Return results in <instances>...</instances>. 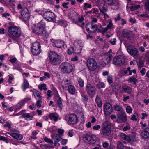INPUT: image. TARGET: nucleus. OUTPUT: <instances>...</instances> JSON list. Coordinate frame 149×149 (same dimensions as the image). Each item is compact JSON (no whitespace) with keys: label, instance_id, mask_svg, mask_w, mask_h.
I'll return each instance as SVG.
<instances>
[{"label":"nucleus","instance_id":"obj_1","mask_svg":"<svg viewBox=\"0 0 149 149\" xmlns=\"http://www.w3.org/2000/svg\"><path fill=\"white\" fill-rule=\"evenodd\" d=\"M9 26L8 28V31L9 33L8 35L10 38L14 40H16L17 38L21 35V32L19 28L17 27L14 26L13 22L9 23Z\"/></svg>","mask_w":149,"mask_h":149},{"label":"nucleus","instance_id":"obj_2","mask_svg":"<svg viewBox=\"0 0 149 149\" xmlns=\"http://www.w3.org/2000/svg\"><path fill=\"white\" fill-rule=\"evenodd\" d=\"M48 56L49 61L53 65H59L63 61L61 56L54 51L49 50Z\"/></svg>","mask_w":149,"mask_h":149},{"label":"nucleus","instance_id":"obj_3","mask_svg":"<svg viewBox=\"0 0 149 149\" xmlns=\"http://www.w3.org/2000/svg\"><path fill=\"white\" fill-rule=\"evenodd\" d=\"M111 129L110 122L107 120L103 124V127L100 134L103 137H106L110 135Z\"/></svg>","mask_w":149,"mask_h":149},{"label":"nucleus","instance_id":"obj_4","mask_svg":"<svg viewBox=\"0 0 149 149\" xmlns=\"http://www.w3.org/2000/svg\"><path fill=\"white\" fill-rule=\"evenodd\" d=\"M59 68L61 72L63 74H69L73 70L72 66L68 62L62 63L60 65Z\"/></svg>","mask_w":149,"mask_h":149},{"label":"nucleus","instance_id":"obj_5","mask_svg":"<svg viewBox=\"0 0 149 149\" xmlns=\"http://www.w3.org/2000/svg\"><path fill=\"white\" fill-rule=\"evenodd\" d=\"M86 90L91 98H92L94 97L96 91V89L94 86L88 82L86 86Z\"/></svg>","mask_w":149,"mask_h":149},{"label":"nucleus","instance_id":"obj_6","mask_svg":"<svg viewBox=\"0 0 149 149\" xmlns=\"http://www.w3.org/2000/svg\"><path fill=\"white\" fill-rule=\"evenodd\" d=\"M116 122L118 123H124L127 121V116L124 111H121L117 113Z\"/></svg>","mask_w":149,"mask_h":149},{"label":"nucleus","instance_id":"obj_7","mask_svg":"<svg viewBox=\"0 0 149 149\" xmlns=\"http://www.w3.org/2000/svg\"><path fill=\"white\" fill-rule=\"evenodd\" d=\"M84 141L86 143L91 144H94L97 141L96 136L93 135H90L86 134L84 136Z\"/></svg>","mask_w":149,"mask_h":149},{"label":"nucleus","instance_id":"obj_8","mask_svg":"<svg viewBox=\"0 0 149 149\" xmlns=\"http://www.w3.org/2000/svg\"><path fill=\"white\" fill-rule=\"evenodd\" d=\"M97 63L95 60L91 58L87 61V65L88 69L91 71H94L97 67Z\"/></svg>","mask_w":149,"mask_h":149},{"label":"nucleus","instance_id":"obj_9","mask_svg":"<svg viewBox=\"0 0 149 149\" xmlns=\"http://www.w3.org/2000/svg\"><path fill=\"white\" fill-rule=\"evenodd\" d=\"M113 63L117 66H120L124 64L125 63V59L121 56L119 55L116 56L113 60Z\"/></svg>","mask_w":149,"mask_h":149},{"label":"nucleus","instance_id":"obj_10","mask_svg":"<svg viewBox=\"0 0 149 149\" xmlns=\"http://www.w3.org/2000/svg\"><path fill=\"white\" fill-rule=\"evenodd\" d=\"M104 112L107 116L111 114L113 112V108L111 104L109 102L104 103Z\"/></svg>","mask_w":149,"mask_h":149},{"label":"nucleus","instance_id":"obj_11","mask_svg":"<svg viewBox=\"0 0 149 149\" xmlns=\"http://www.w3.org/2000/svg\"><path fill=\"white\" fill-rule=\"evenodd\" d=\"M44 18L47 21H54L55 19V15L53 12L47 11L44 14Z\"/></svg>","mask_w":149,"mask_h":149},{"label":"nucleus","instance_id":"obj_12","mask_svg":"<svg viewBox=\"0 0 149 149\" xmlns=\"http://www.w3.org/2000/svg\"><path fill=\"white\" fill-rule=\"evenodd\" d=\"M122 36L128 40H130L133 37L132 32L127 30L124 29L122 33Z\"/></svg>","mask_w":149,"mask_h":149},{"label":"nucleus","instance_id":"obj_13","mask_svg":"<svg viewBox=\"0 0 149 149\" xmlns=\"http://www.w3.org/2000/svg\"><path fill=\"white\" fill-rule=\"evenodd\" d=\"M38 35H40V38H44L49 36L48 33L44 30L43 26H39L38 29Z\"/></svg>","mask_w":149,"mask_h":149},{"label":"nucleus","instance_id":"obj_14","mask_svg":"<svg viewBox=\"0 0 149 149\" xmlns=\"http://www.w3.org/2000/svg\"><path fill=\"white\" fill-rule=\"evenodd\" d=\"M127 50L129 53L131 55L136 56L139 54V51L137 49L131 45L127 47Z\"/></svg>","mask_w":149,"mask_h":149},{"label":"nucleus","instance_id":"obj_15","mask_svg":"<svg viewBox=\"0 0 149 149\" xmlns=\"http://www.w3.org/2000/svg\"><path fill=\"white\" fill-rule=\"evenodd\" d=\"M112 56L109 53H104L103 56V60L105 64L110 63L112 58Z\"/></svg>","mask_w":149,"mask_h":149},{"label":"nucleus","instance_id":"obj_16","mask_svg":"<svg viewBox=\"0 0 149 149\" xmlns=\"http://www.w3.org/2000/svg\"><path fill=\"white\" fill-rule=\"evenodd\" d=\"M28 11L27 8L25 9L21 12V18L24 21H27L29 19V14L27 13Z\"/></svg>","mask_w":149,"mask_h":149},{"label":"nucleus","instance_id":"obj_17","mask_svg":"<svg viewBox=\"0 0 149 149\" xmlns=\"http://www.w3.org/2000/svg\"><path fill=\"white\" fill-rule=\"evenodd\" d=\"M68 119V121L72 124H76L78 122V119L77 116L75 114H70L69 117Z\"/></svg>","mask_w":149,"mask_h":149},{"label":"nucleus","instance_id":"obj_18","mask_svg":"<svg viewBox=\"0 0 149 149\" xmlns=\"http://www.w3.org/2000/svg\"><path fill=\"white\" fill-rule=\"evenodd\" d=\"M79 49L78 50L77 48L75 49L74 47H71L68 49V53L69 54H71L73 53H80L82 49L80 47H79Z\"/></svg>","mask_w":149,"mask_h":149},{"label":"nucleus","instance_id":"obj_19","mask_svg":"<svg viewBox=\"0 0 149 149\" xmlns=\"http://www.w3.org/2000/svg\"><path fill=\"white\" fill-rule=\"evenodd\" d=\"M8 133L14 138L17 140H21L23 138V136L19 134L12 132H8Z\"/></svg>","mask_w":149,"mask_h":149},{"label":"nucleus","instance_id":"obj_20","mask_svg":"<svg viewBox=\"0 0 149 149\" xmlns=\"http://www.w3.org/2000/svg\"><path fill=\"white\" fill-rule=\"evenodd\" d=\"M64 45L63 42L60 40L56 41L53 44L54 46L58 48H61Z\"/></svg>","mask_w":149,"mask_h":149},{"label":"nucleus","instance_id":"obj_21","mask_svg":"<svg viewBox=\"0 0 149 149\" xmlns=\"http://www.w3.org/2000/svg\"><path fill=\"white\" fill-rule=\"evenodd\" d=\"M95 102L97 104V106L99 107H101L102 106V101L101 99L100 95H97L95 99Z\"/></svg>","mask_w":149,"mask_h":149},{"label":"nucleus","instance_id":"obj_22","mask_svg":"<svg viewBox=\"0 0 149 149\" xmlns=\"http://www.w3.org/2000/svg\"><path fill=\"white\" fill-rule=\"evenodd\" d=\"M93 22L88 23L86 26V28L87 32L89 33H92L91 31L93 27Z\"/></svg>","mask_w":149,"mask_h":149},{"label":"nucleus","instance_id":"obj_23","mask_svg":"<svg viewBox=\"0 0 149 149\" xmlns=\"http://www.w3.org/2000/svg\"><path fill=\"white\" fill-rule=\"evenodd\" d=\"M122 88L124 91L128 94L130 93L132 91V88L127 85H123Z\"/></svg>","mask_w":149,"mask_h":149},{"label":"nucleus","instance_id":"obj_24","mask_svg":"<svg viewBox=\"0 0 149 149\" xmlns=\"http://www.w3.org/2000/svg\"><path fill=\"white\" fill-rule=\"evenodd\" d=\"M68 89L69 93L71 94L74 95L75 93V89L74 87L72 85H69L68 87Z\"/></svg>","mask_w":149,"mask_h":149},{"label":"nucleus","instance_id":"obj_25","mask_svg":"<svg viewBox=\"0 0 149 149\" xmlns=\"http://www.w3.org/2000/svg\"><path fill=\"white\" fill-rule=\"evenodd\" d=\"M104 2L106 3L107 4L110 6H117L118 3L115 2L113 0H103Z\"/></svg>","mask_w":149,"mask_h":149},{"label":"nucleus","instance_id":"obj_26","mask_svg":"<svg viewBox=\"0 0 149 149\" xmlns=\"http://www.w3.org/2000/svg\"><path fill=\"white\" fill-rule=\"evenodd\" d=\"M56 115V113H51L49 115V118L53 120L54 121H56L58 118Z\"/></svg>","mask_w":149,"mask_h":149},{"label":"nucleus","instance_id":"obj_27","mask_svg":"<svg viewBox=\"0 0 149 149\" xmlns=\"http://www.w3.org/2000/svg\"><path fill=\"white\" fill-rule=\"evenodd\" d=\"M127 81L130 83H132L133 84H136L138 80L135 78L132 77L129 78L127 80Z\"/></svg>","mask_w":149,"mask_h":149},{"label":"nucleus","instance_id":"obj_28","mask_svg":"<svg viewBox=\"0 0 149 149\" xmlns=\"http://www.w3.org/2000/svg\"><path fill=\"white\" fill-rule=\"evenodd\" d=\"M128 72H129V74L130 75H131L132 74V70H131L130 67H127L126 70H122L121 73L123 75H125L128 73Z\"/></svg>","mask_w":149,"mask_h":149},{"label":"nucleus","instance_id":"obj_29","mask_svg":"<svg viewBox=\"0 0 149 149\" xmlns=\"http://www.w3.org/2000/svg\"><path fill=\"white\" fill-rule=\"evenodd\" d=\"M120 136L121 138L124 140H125L129 142L131 141V139L130 137L128 135H126L124 133H121Z\"/></svg>","mask_w":149,"mask_h":149},{"label":"nucleus","instance_id":"obj_30","mask_svg":"<svg viewBox=\"0 0 149 149\" xmlns=\"http://www.w3.org/2000/svg\"><path fill=\"white\" fill-rule=\"evenodd\" d=\"M22 87L24 91L29 87V84L26 79H24V81L22 85Z\"/></svg>","mask_w":149,"mask_h":149},{"label":"nucleus","instance_id":"obj_31","mask_svg":"<svg viewBox=\"0 0 149 149\" xmlns=\"http://www.w3.org/2000/svg\"><path fill=\"white\" fill-rule=\"evenodd\" d=\"M141 136L143 139L149 138V132L143 131L141 133Z\"/></svg>","mask_w":149,"mask_h":149},{"label":"nucleus","instance_id":"obj_32","mask_svg":"<svg viewBox=\"0 0 149 149\" xmlns=\"http://www.w3.org/2000/svg\"><path fill=\"white\" fill-rule=\"evenodd\" d=\"M77 81L79 86L81 87H83L84 86V81L81 78H78Z\"/></svg>","mask_w":149,"mask_h":149},{"label":"nucleus","instance_id":"obj_33","mask_svg":"<svg viewBox=\"0 0 149 149\" xmlns=\"http://www.w3.org/2000/svg\"><path fill=\"white\" fill-rule=\"evenodd\" d=\"M140 7V6L139 5H133L130 6L129 8L131 10L133 11L137 10L138 8H139Z\"/></svg>","mask_w":149,"mask_h":149},{"label":"nucleus","instance_id":"obj_34","mask_svg":"<svg viewBox=\"0 0 149 149\" xmlns=\"http://www.w3.org/2000/svg\"><path fill=\"white\" fill-rule=\"evenodd\" d=\"M113 108L114 109L117 111H119L120 112L121 111H123L122 110V107L117 104L115 105Z\"/></svg>","mask_w":149,"mask_h":149},{"label":"nucleus","instance_id":"obj_35","mask_svg":"<svg viewBox=\"0 0 149 149\" xmlns=\"http://www.w3.org/2000/svg\"><path fill=\"white\" fill-rule=\"evenodd\" d=\"M97 87L100 89V88H104L105 87V85L103 82H99L97 84Z\"/></svg>","mask_w":149,"mask_h":149},{"label":"nucleus","instance_id":"obj_36","mask_svg":"<svg viewBox=\"0 0 149 149\" xmlns=\"http://www.w3.org/2000/svg\"><path fill=\"white\" fill-rule=\"evenodd\" d=\"M34 44L31 47V52L33 55L36 56L37 55V51L36 48H35Z\"/></svg>","mask_w":149,"mask_h":149},{"label":"nucleus","instance_id":"obj_37","mask_svg":"<svg viewBox=\"0 0 149 149\" xmlns=\"http://www.w3.org/2000/svg\"><path fill=\"white\" fill-rule=\"evenodd\" d=\"M117 149H123L124 146L123 143L120 141L117 142Z\"/></svg>","mask_w":149,"mask_h":149},{"label":"nucleus","instance_id":"obj_38","mask_svg":"<svg viewBox=\"0 0 149 149\" xmlns=\"http://www.w3.org/2000/svg\"><path fill=\"white\" fill-rule=\"evenodd\" d=\"M46 86V85L45 84H43L41 85H39L38 86V88L41 90H43L44 91H46L47 90Z\"/></svg>","mask_w":149,"mask_h":149},{"label":"nucleus","instance_id":"obj_39","mask_svg":"<svg viewBox=\"0 0 149 149\" xmlns=\"http://www.w3.org/2000/svg\"><path fill=\"white\" fill-rule=\"evenodd\" d=\"M57 104L60 108L62 109L63 107L62 100L61 98H60L58 100Z\"/></svg>","mask_w":149,"mask_h":149},{"label":"nucleus","instance_id":"obj_40","mask_svg":"<svg viewBox=\"0 0 149 149\" xmlns=\"http://www.w3.org/2000/svg\"><path fill=\"white\" fill-rule=\"evenodd\" d=\"M92 6V5L90 4H89L87 3H85L84 6L83 7V9L84 10H86L87 9V8H90Z\"/></svg>","mask_w":149,"mask_h":149},{"label":"nucleus","instance_id":"obj_41","mask_svg":"<svg viewBox=\"0 0 149 149\" xmlns=\"http://www.w3.org/2000/svg\"><path fill=\"white\" fill-rule=\"evenodd\" d=\"M13 1V0H0V2L2 3H6L10 5L11 4V3Z\"/></svg>","mask_w":149,"mask_h":149},{"label":"nucleus","instance_id":"obj_42","mask_svg":"<svg viewBox=\"0 0 149 149\" xmlns=\"http://www.w3.org/2000/svg\"><path fill=\"white\" fill-rule=\"evenodd\" d=\"M22 117V118H24L26 120H27V118H31V116L29 113H23Z\"/></svg>","mask_w":149,"mask_h":149},{"label":"nucleus","instance_id":"obj_43","mask_svg":"<svg viewBox=\"0 0 149 149\" xmlns=\"http://www.w3.org/2000/svg\"><path fill=\"white\" fill-rule=\"evenodd\" d=\"M99 9L100 12L102 13H104L106 12L107 10V8L105 7L104 6H103L102 8L100 7Z\"/></svg>","mask_w":149,"mask_h":149},{"label":"nucleus","instance_id":"obj_44","mask_svg":"<svg viewBox=\"0 0 149 149\" xmlns=\"http://www.w3.org/2000/svg\"><path fill=\"white\" fill-rule=\"evenodd\" d=\"M98 29V27L97 25L94 24H93V27H92V29L91 32L92 33H94Z\"/></svg>","mask_w":149,"mask_h":149},{"label":"nucleus","instance_id":"obj_45","mask_svg":"<svg viewBox=\"0 0 149 149\" xmlns=\"http://www.w3.org/2000/svg\"><path fill=\"white\" fill-rule=\"evenodd\" d=\"M145 8L148 11H149V0H147L145 3Z\"/></svg>","mask_w":149,"mask_h":149},{"label":"nucleus","instance_id":"obj_46","mask_svg":"<svg viewBox=\"0 0 149 149\" xmlns=\"http://www.w3.org/2000/svg\"><path fill=\"white\" fill-rule=\"evenodd\" d=\"M82 96V98L83 100L86 102H87L88 101V95L86 94L83 95Z\"/></svg>","mask_w":149,"mask_h":149},{"label":"nucleus","instance_id":"obj_47","mask_svg":"<svg viewBox=\"0 0 149 149\" xmlns=\"http://www.w3.org/2000/svg\"><path fill=\"white\" fill-rule=\"evenodd\" d=\"M55 139L56 140V141L59 142L62 139L61 136L59 134H56L55 136Z\"/></svg>","mask_w":149,"mask_h":149},{"label":"nucleus","instance_id":"obj_48","mask_svg":"<svg viewBox=\"0 0 149 149\" xmlns=\"http://www.w3.org/2000/svg\"><path fill=\"white\" fill-rule=\"evenodd\" d=\"M107 81L109 84H111L113 82V78L112 76L111 75L107 77Z\"/></svg>","mask_w":149,"mask_h":149},{"label":"nucleus","instance_id":"obj_49","mask_svg":"<svg viewBox=\"0 0 149 149\" xmlns=\"http://www.w3.org/2000/svg\"><path fill=\"white\" fill-rule=\"evenodd\" d=\"M32 31L33 33L36 34V31L37 30V27L36 24H33V25L32 27Z\"/></svg>","mask_w":149,"mask_h":149},{"label":"nucleus","instance_id":"obj_50","mask_svg":"<svg viewBox=\"0 0 149 149\" xmlns=\"http://www.w3.org/2000/svg\"><path fill=\"white\" fill-rule=\"evenodd\" d=\"M24 104V102L21 101L20 102L18 103L17 105V109H20L23 106Z\"/></svg>","mask_w":149,"mask_h":149},{"label":"nucleus","instance_id":"obj_51","mask_svg":"<svg viewBox=\"0 0 149 149\" xmlns=\"http://www.w3.org/2000/svg\"><path fill=\"white\" fill-rule=\"evenodd\" d=\"M44 140L46 142L52 143V144L53 143V141L51 140L50 139L46 137L44 138Z\"/></svg>","mask_w":149,"mask_h":149},{"label":"nucleus","instance_id":"obj_52","mask_svg":"<svg viewBox=\"0 0 149 149\" xmlns=\"http://www.w3.org/2000/svg\"><path fill=\"white\" fill-rule=\"evenodd\" d=\"M126 110L127 113H131L132 112V108L130 106H127Z\"/></svg>","mask_w":149,"mask_h":149},{"label":"nucleus","instance_id":"obj_53","mask_svg":"<svg viewBox=\"0 0 149 149\" xmlns=\"http://www.w3.org/2000/svg\"><path fill=\"white\" fill-rule=\"evenodd\" d=\"M0 140H3L6 142V143H8L9 142L8 140L6 137L1 136L0 137Z\"/></svg>","mask_w":149,"mask_h":149},{"label":"nucleus","instance_id":"obj_54","mask_svg":"<svg viewBox=\"0 0 149 149\" xmlns=\"http://www.w3.org/2000/svg\"><path fill=\"white\" fill-rule=\"evenodd\" d=\"M64 83L65 85H68L71 84V81L70 80H68V79H65Z\"/></svg>","mask_w":149,"mask_h":149},{"label":"nucleus","instance_id":"obj_55","mask_svg":"<svg viewBox=\"0 0 149 149\" xmlns=\"http://www.w3.org/2000/svg\"><path fill=\"white\" fill-rule=\"evenodd\" d=\"M79 92L81 96L86 94V92L83 88H81L80 89Z\"/></svg>","mask_w":149,"mask_h":149},{"label":"nucleus","instance_id":"obj_56","mask_svg":"<svg viewBox=\"0 0 149 149\" xmlns=\"http://www.w3.org/2000/svg\"><path fill=\"white\" fill-rule=\"evenodd\" d=\"M37 132L35 131L33 132L32 133V136H31V138L33 139H36Z\"/></svg>","mask_w":149,"mask_h":149},{"label":"nucleus","instance_id":"obj_57","mask_svg":"<svg viewBox=\"0 0 149 149\" xmlns=\"http://www.w3.org/2000/svg\"><path fill=\"white\" fill-rule=\"evenodd\" d=\"M100 128L101 126L100 125H99L96 126H94L93 127V129L96 130H98Z\"/></svg>","mask_w":149,"mask_h":149},{"label":"nucleus","instance_id":"obj_58","mask_svg":"<svg viewBox=\"0 0 149 149\" xmlns=\"http://www.w3.org/2000/svg\"><path fill=\"white\" fill-rule=\"evenodd\" d=\"M41 46L40 44L38 42V54H40L41 52Z\"/></svg>","mask_w":149,"mask_h":149},{"label":"nucleus","instance_id":"obj_59","mask_svg":"<svg viewBox=\"0 0 149 149\" xmlns=\"http://www.w3.org/2000/svg\"><path fill=\"white\" fill-rule=\"evenodd\" d=\"M11 125L8 122H6V123L4 125V127H8L9 129L11 128Z\"/></svg>","mask_w":149,"mask_h":149},{"label":"nucleus","instance_id":"obj_60","mask_svg":"<svg viewBox=\"0 0 149 149\" xmlns=\"http://www.w3.org/2000/svg\"><path fill=\"white\" fill-rule=\"evenodd\" d=\"M17 59L16 58L14 57L13 58L10 59L9 61H10L12 63H15Z\"/></svg>","mask_w":149,"mask_h":149},{"label":"nucleus","instance_id":"obj_61","mask_svg":"<svg viewBox=\"0 0 149 149\" xmlns=\"http://www.w3.org/2000/svg\"><path fill=\"white\" fill-rule=\"evenodd\" d=\"M139 66L140 67H142L143 66L144 63L143 61L141 59V58H139Z\"/></svg>","mask_w":149,"mask_h":149},{"label":"nucleus","instance_id":"obj_62","mask_svg":"<svg viewBox=\"0 0 149 149\" xmlns=\"http://www.w3.org/2000/svg\"><path fill=\"white\" fill-rule=\"evenodd\" d=\"M67 142V140L65 139H63L61 141V144L63 145L66 144Z\"/></svg>","mask_w":149,"mask_h":149},{"label":"nucleus","instance_id":"obj_63","mask_svg":"<svg viewBox=\"0 0 149 149\" xmlns=\"http://www.w3.org/2000/svg\"><path fill=\"white\" fill-rule=\"evenodd\" d=\"M120 14H118L117 15V17L114 18V19L115 21L117 22L118 20H119L120 19Z\"/></svg>","mask_w":149,"mask_h":149},{"label":"nucleus","instance_id":"obj_64","mask_svg":"<svg viewBox=\"0 0 149 149\" xmlns=\"http://www.w3.org/2000/svg\"><path fill=\"white\" fill-rule=\"evenodd\" d=\"M109 143L106 142H104L103 143V144H102L103 147L105 148H107V147H108L109 146Z\"/></svg>","mask_w":149,"mask_h":149}]
</instances>
